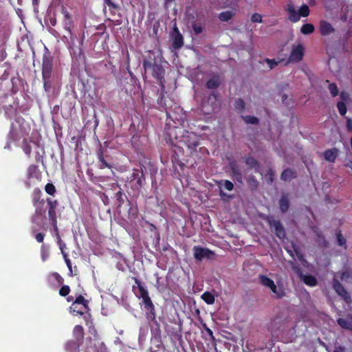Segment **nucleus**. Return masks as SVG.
<instances>
[{
    "mask_svg": "<svg viewBox=\"0 0 352 352\" xmlns=\"http://www.w3.org/2000/svg\"><path fill=\"white\" fill-rule=\"evenodd\" d=\"M168 135L170 141L174 145L173 153L171 156L172 162L177 164L180 167L184 166V164L180 161V155L184 154V149L181 146H177V143L183 144L186 147L188 155L191 157H198V151H206L204 147H200V137L192 131H188L180 127L175 126L170 129Z\"/></svg>",
    "mask_w": 352,
    "mask_h": 352,
    "instance_id": "nucleus-1",
    "label": "nucleus"
},
{
    "mask_svg": "<svg viewBox=\"0 0 352 352\" xmlns=\"http://www.w3.org/2000/svg\"><path fill=\"white\" fill-rule=\"evenodd\" d=\"M148 70L151 71V74L153 77L158 81L160 86L161 87L162 93L160 94V98L158 99V103L162 105H164L167 116L173 121L174 119H177V117H175V116L172 114L171 109H169L167 107L163 94L165 90L166 82L164 78L165 69L162 66V63L157 62V63L153 65L151 67H149Z\"/></svg>",
    "mask_w": 352,
    "mask_h": 352,
    "instance_id": "nucleus-2",
    "label": "nucleus"
},
{
    "mask_svg": "<svg viewBox=\"0 0 352 352\" xmlns=\"http://www.w3.org/2000/svg\"><path fill=\"white\" fill-rule=\"evenodd\" d=\"M340 280L344 283H352V270H346L342 272H337L332 280V287L346 302L351 301V295L340 283Z\"/></svg>",
    "mask_w": 352,
    "mask_h": 352,
    "instance_id": "nucleus-3",
    "label": "nucleus"
},
{
    "mask_svg": "<svg viewBox=\"0 0 352 352\" xmlns=\"http://www.w3.org/2000/svg\"><path fill=\"white\" fill-rule=\"evenodd\" d=\"M69 313L74 316L84 315V320L86 325H92L91 316L89 313V300L85 299L81 294L78 295L69 307Z\"/></svg>",
    "mask_w": 352,
    "mask_h": 352,
    "instance_id": "nucleus-4",
    "label": "nucleus"
},
{
    "mask_svg": "<svg viewBox=\"0 0 352 352\" xmlns=\"http://www.w3.org/2000/svg\"><path fill=\"white\" fill-rule=\"evenodd\" d=\"M132 279L137 285V288L139 291V294H136V296L142 299V303L144 304L145 309L147 311V318L154 322H157L155 305L149 296L148 290L144 287L141 281L138 278L132 277Z\"/></svg>",
    "mask_w": 352,
    "mask_h": 352,
    "instance_id": "nucleus-5",
    "label": "nucleus"
},
{
    "mask_svg": "<svg viewBox=\"0 0 352 352\" xmlns=\"http://www.w3.org/2000/svg\"><path fill=\"white\" fill-rule=\"evenodd\" d=\"M72 335L74 338L66 342L65 350L66 352H80V346L85 336L83 327L80 324L76 325L73 329Z\"/></svg>",
    "mask_w": 352,
    "mask_h": 352,
    "instance_id": "nucleus-6",
    "label": "nucleus"
},
{
    "mask_svg": "<svg viewBox=\"0 0 352 352\" xmlns=\"http://www.w3.org/2000/svg\"><path fill=\"white\" fill-rule=\"evenodd\" d=\"M47 203V215L50 224L53 227L55 232H58V226H57V218H58V211L57 208L58 206V201L56 199H53L50 197H47L46 199Z\"/></svg>",
    "mask_w": 352,
    "mask_h": 352,
    "instance_id": "nucleus-7",
    "label": "nucleus"
},
{
    "mask_svg": "<svg viewBox=\"0 0 352 352\" xmlns=\"http://www.w3.org/2000/svg\"><path fill=\"white\" fill-rule=\"evenodd\" d=\"M61 12L63 15L62 20L63 28L68 32L70 38V45H74L75 39L77 38V36L74 34L72 32V28H74V21L72 20V15L65 7L62 8Z\"/></svg>",
    "mask_w": 352,
    "mask_h": 352,
    "instance_id": "nucleus-8",
    "label": "nucleus"
},
{
    "mask_svg": "<svg viewBox=\"0 0 352 352\" xmlns=\"http://www.w3.org/2000/svg\"><path fill=\"white\" fill-rule=\"evenodd\" d=\"M107 348L104 344L96 338L88 337L83 352H106Z\"/></svg>",
    "mask_w": 352,
    "mask_h": 352,
    "instance_id": "nucleus-9",
    "label": "nucleus"
},
{
    "mask_svg": "<svg viewBox=\"0 0 352 352\" xmlns=\"http://www.w3.org/2000/svg\"><path fill=\"white\" fill-rule=\"evenodd\" d=\"M194 258L197 261H202L204 258L212 259L215 253L207 248L195 245L192 248Z\"/></svg>",
    "mask_w": 352,
    "mask_h": 352,
    "instance_id": "nucleus-10",
    "label": "nucleus"
},
{
    "mask_svg": "<svg viewBox=\"0 0 352 352\" xmlns=\"http://www.w3.org/2000/svg\"><path fill=\"white\" fill-rule=\"evenodd\" d=\"M267 223L272 230L276 236L280 239H284L286 237L285 228L279 220H276L272 217L267 219Z\"/></svg>",
    "mask_w": 352,
    "mask_h": 352,
    "instance_id": "nucleus-11",
    "label": "nucleus"
},
{
    "mask_svg": "<svg viewBox=\"0 0 352 352\" xmlns=\"http://www.w3.org/2000/svg\"><path fill=\"white\" fill-rule=\"evenodd\" d=\"M52 58L50 54H44L42 60V79L52 77Z\"/></svg>",
    "mask_w": 352,
    "mask_h": 352,
    "instance_id": "nucleus-12",
    "label": "nucleus"
},
{
    "mask_svg": "<svg viewBox=\"0 0 352 352\" xmlns=\"http://www.w3.org/2000/svg\"><path fill=\"white\" fill-rule=\"evenodd\" d=\"M305 54V47L302 44L293 45L288 62L299 63L303 58Z\"/></svg>",
    "mask_w": 352,
    "mask_h": 352,
    "instance_id": "nucleus-13",
    "label": "nucleus"
},
{
    "mask_svg": "<svg viewBox=\"0 0 352 352\" xmlns=\"http://www.w3.org/2000/svg\"><path fill=\"white\" fill-rule=\"evenodd\" d=\"M46 200H44L38 204H36L33 205L35 208L34 214L31 217V221L33 224H36L38 226H41V223L39 221V219L44 216L46 212V209L44 208L45 203Z\"/></svg>",
    "mask_w": 352,
    "mask_h": 352,
    "instance_id": "nucleus-14",
    "label": "nucleus"
},
{
    "mask_svg": "<svg viewBox=\"0 0 352 352\" xmlns=\"http://www.w3.org/2000/svg\"><path fill=\"white\" fill-rule=\"evenodd\" d=\"M172 37V47L175 50L180 49L184 45V38L182 34L180 33L178 28L177 27L176 24L174 25L173 28Z\"/></svg>",
    "mask_w": 352,
    "mask_h": 352,
    "instance_id": "nucleus-15",
    "label": "nucleus"
},
{
    "mask_svg": "<svg viewBox=\"0 0 352 352\" xmlns=\"http://www.w3.org/2000/svg\"><path fill=\"white\" fill-rule=\"evenodd\" d=\"M157 63L155 53L152 50H148L145 56L142 65L145 71L148 70L153 65Z\"/></svg>",
    "mask_w": 352,
    "mask_h": 352,
    "instance_id": "nucleus-16",
    "label": "nucleus"
},
{
    "mask_svg": "<svg viewBox=\"0 0 352 352\" xmlns=\"http://www.w3.org/2000/svg\"><path fill=\"white\" fill-rule=\"evenodd\" d=\"M278 206L282 213H285L288 211L290 206V200L288 193H282L278 201Z\"/></svg>",
    "mask_w": 352,
    "mask_h": 352,
    "instance_id": "nucleus-17",
    "label": "nucleus"
},
{
    "mask_svg": "<svg viewBox=\"0 0 352 352\" xmlns=\"http://www.w3.org/2000/svg\"><path fill=\"white\" fill-rule=\"evenodd\" d=\"M339 154V150L337 148L327 149L322 153L324 159L329 162H335Z\"/></svg>",
    "mask_w": 352,
    "mask_h": 352,
    "instance_id": "nucleus-18",
    "label": "nucleus"
},
{
    "mask_svg": "<svg viewBox=\"0 0 352 352\" xmlns=\"http://www.w3.org/2000/svg\"><path fill=\"white\" fill-rule=\"evenodd\" d=\"M97 157L98 160V167L100 169L105 168H112V165L107 162L103 154V149L100 147L97 151Z\"/></svg>",
    "mask_w": 352,
    "mask_h": 352,
    "instance_id": "nucleus-19",
    "label": "nucleus"
},
{
    "mask_svg": "<svg viewBox=\"0 0 352 352\" xmlns=\"http://www.w3.org/2000/svg\"><path fill=\"white\" fill-rule=\"evenodd\" d=\"M221 78L219 74H214L206 83V87L208 89L218 88L221 84Z\"/></svg>",
    "mask_w": 352,
    "mask_h": 352,
    "instance_id": "nucleus-20",
    "label": "nucleus"
},
{
    "mask_svg": "<svg viewBox=\"0 0 352 352\" xmlns=\"http://www.w3.org/2000/svg\"><path fill=\"white\" fill-rule=\"evenodd\" d=\"M319 28L322 36H327L335 32V29L331 24L326 21H320Z\"/></svg>",
    "mask_w": 352,
    "mask_h": 352,
    "instance_id": "nucleus-21",
    "label": "nucleus"
},
{
    "mask_svg": "<svg viewBox=\"0 0 352 352\" xmlns=\"http://www.w3.org/2000/svg\"><path fill=\"white\" fill-rule=\"evenodd\" d=\"M297 177V173L296 170L292 168H286L283 170L280 175L281 180L284 182H289Z\"/></svg>",
    "mask_w": 352,
    "mask_h": 352,
    "instance_id": "nucleus-22",
    "label": "nucleus"
},
{
    "mask_svg": "<svg viewBox=\"0 0 352 352\" xmlns=\"http://www.w3.org/2000/svg\"><path fill=\"white\" fill-rule=\"evenodd\" d=\"M286 10L289 13L288 19L289 21H291L293 23H296L300 20L299 13L296 12L293 4H288Z\"/></svg>",
    "mask_w": 352,
    "mask_h": 352,
    "instance_id": "nucleus-23",
    "label": "nucleus"
},
{
    "mask_svg": "<svg viewBox=\"0 0 352 352\" xmlns=\"http://www.w3.org/2000/svg\"><path fill=\"white\" fill-rule=\"evenodd\" d=\"M229 166L233 175L236 178L238 181H241L242 174L236 161L230 160L229 162Z\"/></svg>",
    "mask_w": 352,
    "mask_h": 352,
    "instance_id": "nucleus-24",
    "label": "nucleus"
},
{
    "mask_svg": "<svg viewBox=\"0 0 352 352\" xmlns=\"http://www.w3.org/2000/svg\"><path fill=\"white\" fill-rule=\"evenodd\" d=\"M42 196H43V192L41 190V189L38 188H35L33 190V191L32 192V195H31L32 205H35L36 204H38V203L41 204V202L42 203V201L45 200L42 197Z\"/></svg>",
    "mask_w": 352,
    "mask_h": 352,
    "instance_id": "nucleus-25",
    "label": "nucleus"
},
{
    "mask_svg": "<svg viewBox=\"0 0 352 352\" xmlns=\"http://www.w3.org/2000/svg\"><path fill=\"white\" fill-rule=\"evenodd\" d=\"M28 178H36L41 177V173L36 165L32 164L28 168Z\"/></svg>",
    "mask_w": 352,
    "mask_h": 352,
    "instance_id": "nucleus-26",
    "label": "nucleus"
},
{
    "mask_svg": "<svg viewBox=\"0 0 352 352\" xmlns=\"http://www.w3.org/2000/svg\"><path fill=\"white\" fill-rule=\"evenodd\" d=\"M245 162L249 168H254L256 172H258L259 163L255 158L252 156H248L245 157Z\"/></svg>",
    "mask_w": 352,
    "mask_h": 352,
    "instance_id": "nucleus-27",
    "label": "nucleus"
},
{
    "mask_svg": "<svg viewBox=\"0 0 352 352\" xmlns=\"http://www.w3.org/2000/svg\"><path fill=\"white\" fill-rule=\"evenodd\" d=\"M271 291L275 294L276 298H282L285 296V292L282 287H277L275 283L269 287Z\"/></svg>",
    "mask_w": 352,
    "mask_h": 352,
    "instance_id": "nucleus-28",
    "label": "nucleus"
},
{
    "mask_svg": "<svg viewBox=\"0 0 352 352\" xmlns=\"http://www.w3.org/2000/svg\"><path fill=\"white\" fill-rule=\"evenodd\" d=\"M271 291L275 294L276 298H282L285 296V292L282 287H277L275 283L269 287Z\"/></svg>",
    "mask_w": 352,
    "mask_h": 352,
    "instance_id": "nucleus-29",
    "label": "nucleus"
},
{
    "mask_svg": "<svg viewBox=\"0 0 352 352\" xmlns=\"http://www.w3.org/2000/svg\"><path fill=\"white\" fill-rule=\"evenodd\" d=\"M31 142V140L24 138L21 144V148L28 157H30L32 153V146L30 145Z\"/></svg>",
    "mask_w": 352,
    "mask_h": 352,
    "instance_id": "nucleus-30",
    "label": "nucleus"
},
{
    "mask_svg": "<svg viewBox=\"0 0 352 352\" xmlns=\"http://www.w3.org/2000/svg\"><path fill=\"white\" fill-rule=\"evenodd\" d=\"M234 14L235 13L232 11H223L219 14V19L221 21L226 22L232 19Z\"/></svg>",
    "mask_w": 352,
    "mask_h": 352,
    "instance_id": "nucleus-31",
    "label": "nucleus"
},
{
    "mask_svg": "<svg viewBox=\"0 0 352 352\" xmlns=\"http://www.w3.org/2000/svg\"><path fill=\"white\" fill-rule=\"evenodd\" d=\"M302 280L307 285L314 287L318 283L317 279L312 275H305Z\"/></svg>",
    "mask_w": 352,
    "mask_h": 352,
    "instance_id": "nucleus-32",
    "label": "nucleus"
},
{
    "mask_svg": "<svg viewBox=\"0 0 352 352\" xmlns=\"http://www.w3.org/2000/svg\"><path fill=\"white\" fill-rule=\"evenodd\" d=\"M104 3L109 6L111 14L115 16L119 10V6L115 4L111 0H104Z\"/></svg>",
    "mask_w": 352,
    "mask_h": 352,
    "instance_id": "nucleus-33",
    "label": "nucleus"
},
{
    "mask_svg": "<svg viewBox=\"0 0 352 352\" xmlns=\"http://www.w3.org/2000/svg\"><path fill=\"white\" fill-rule=\"evenodd\" d=\"M259 281L260 283L265 287H271L274 283V280L269 278L268 276L265 275H260L259 277Z\"/></svg>",
    "mask_w": 352,
    "mask_h": 352,
    "instance_id": "nucleus-34",
    "label": "nucleus"
},
{
    "mask_svg": "<svg viewBox=\"0 0 352 352\" xmlns=\"http://www.w3.org/2000/svg\"><path fill=\"white\" fill-rule=\"evenodd\" d=\"M337 322L343 329L349 330L352 329V323L349 320L340 318L337 320Z\"/></svg>",
    "mask_w": 352,
    "mask_h": 352,
    "instance_id": "nucleus-35",
    "label": "nucleus"
},
{
    "mask_svg": "<svg viewBox=\"0 0 352 352\" xmlns=\"http://www.w3.org/2000/svg\"><path fill=\"white\" fill-rule=\"evenodd\" d=\"M201 298L208 305H212L214 302V296L208 292H204L201 296Z\"/></svg>",
    "mask_w": 352,
    "mask_h": 352,
    "instance_id": "nucleus-36",
    "label": "nucleus"
},
{
    "mask_svg": "<svg viewBox=\"0 0 352 352\" xmlns=\"http://www.w3.org/2000/svg\"><path fill=\"white\" fill-rule=\"evenodd\" d=\"M300 31L303 34H309L314 32V26L311 23L304 24L301 28Z\"/></svg>",
    "mask_w": 352,
    "mask_h": 352,
    "instance_id": "nucleus-37",
    "label": "nucleus"
},
{
    "mask_svg": "<svg viewBox=\"0 0 352 352\" xmlns=\"http://www.w3.org/2000/svg\"><path fill=\"white\" fill-rule=\"evenodd\" d=\"M265 179L268 184L271 185L274 180L275 177V172L272 168H269L265 174Z\"/></svg>",
    "mask_w": 352,
    "mask_h": 352,
    "instance_id": "nucleus-38",
    "label": "nucleus"
},
{
    "mask_svg": "<svg viewBox=\"0 0 352 352\" xmlns=\"http://www.w3.org/2000/svg\"><path fill=\"white\" fill-rule=\"evenodd\" d=\"M316 236H317V242L318 243V244L321 246V247H327V241L324 237V236L322 234V233L321 232H318L316 233Z\"/></svg>",
    "mask_w": 352,
    "mask_h": 352,
    "instance_id": "nucleus-39",
    "label": "nucleus"
},
{
    "mask_svg": "<svg viewBox=\"0 0 352 352\" xmlns=\"http://www.w3.org/2000/svg\"><path fill=\"white\" fill-rule=\"evenodd\" d=\"M43 88L46 92H50L53 87V78L43 79Z\"/></svg>",
    "mask_w": 352,
    "mask_h": 352,
    "instance_id": "nucleus-40",
    "label": "nucleus"
},
{
    "mask_svg": "<svg viewBox=\"0 0 352 352\" xmlns=\"http://www.w3.org/2000/svg\"><path fill=\"white\" fill-rule=\"evenodd\" d=\"M234 108L238 110L239 112H243L245 109V102L244 100L241 98H237L234 102Z\"/></svg>",
    "mask_w": 352,
    "mask_h": 352,
    "instance_id": "nucleus-41",
    "label": "nucleus"
},
{
    "mask_svg": "<svg viewBox=\"0 0 352 352\" xmlns=\"http://www.w3.org/2000/svg\"><path fill=\"white\" fill-rule=\"evenodd\" d=\"M32 234H34L36 241L38 243H43L45 237V234L39 232L36 233V228L34 226L32 227Z\"/></svg>",
    "mask_w": 352,
    "mask_h": 352,
    "instance_id": "nucleus-42",
    "label": "nucleus"
},
{
    "mask_svg": "<svg viewBox=\"0 0 352 352\" xmlns=\"http://www.w3.org/2000/svg\"><path fill=\"white\" fill-rule=\"evenodd\" d=\"M41 256L43 261H45L50 256L48 248L45 245H41Z\"/></svg>",
    "mask_w": 352,
    "mask_h": 352,
    "instance_id": "nucleus-43",
    "label": "nucleus"
},
{
    "mask_svg": "<svg viewBox=\"0 0 352 352\" xmlns=\"http://www.w3.org/2000/svg\"><path fill=\"white\" fill-rule=\"evenodd\" d=\"M243 120L247 124H258V119L256 117L252 116H242Z\"/></svg>",
    "mask_w": 352,
    "mask_h": 352,
    "instance_id": "nucleus-44",
    "label": "nucleus"
},
{
    "mask_svg": "<svg viewBox=\"0 0 352 352\" xmlns=\"http://www.w3.org/2000/svg\"><path fill=\"white\" fill-rule=\"evenodd\" d=\"M337 108L341 116H344L347 112L346 106L343 101L338 102Z\"/></svg>",
    "mask_w": 352,
    "mask_h": 352,
    "instance_id": "nucleus-45",
    "label": "nucleus"
},
{
    "mask_svg": "<svg viewBox=\"0 0 352 352\" xmlns=\"http://www.w3.org/2000/svg\"><path fill=\"white\" fill-rule=\"evenodd\" d=\"M298 13L300 16L307 17L309 14V8L306 4H303L299 9Z\"/></svg>",
    "mask_w": 352,
    "mask_h": 352,
    "instance_id": "nucleus-46",
    "label": "nucleus"
},
{
    "mask_svg": "<svg viewBox=\"0 0 352 352\" xmlns=\"http://www.w3.org/2000/svg\"><path fill=\"white\" fill-rule=\"evenodd\" d=\"M45 190L50 195H54L56 192L55 186L52 183H47L45 185Z\"/></svg>",
    "mask_w": 352,
    "mask_h": 352,
    "instance_id": "nucleus-47",
    "label": "nucleus"
},
{
    "mask_svg": "<svg viewBox=\"0 0 352 352\" xmlns=\"http://www.w3.org/2000/svg\"><path fill=\"white\" fill-rule=\"evenodd\" d=\"M70 291H71L70 287L68 285H63L60 288L58 294L60 296L66 297L67 296L69 295V294L70 293Z\"/></svg>",
    "mask_w": 352,
    "mask_h": 352,
    "instance_id": "nucleus-48",
    "label": "nucleus"
},
{
    "mask_svg": "<svg viewBox=\"0 0 352 352\" xmlns=\"http://www.w3.org/2000/svg\"><path fill=\"white\" fill-rule=\"evenodd\" d=\"M336 238H337V241H338V245L340 246H344L346 245V239H344V237L343 236L342 234V232L340 230H339L337 233H336Z\"/></svg>",
    "mask_w": 352,
    "mask_h": 352,
    "instance_id": "nucleus-49",
    "label": "nucleus"
},
{
    "mask_svg": "<svg viewBox=\"0 0 352 352\" xmlns=\"http://www.w3.org/2000/svg\"><path fill=\"white\" fill-rule=\"evenodd\" d=\"M329 90L332 96L336 97L338 94V89L336 83H330L329 85Z\"/></svg>",
    "mask_w": 352,
    "mask_h": 352,
    "instance_id": "nucleus-50",
    "label": "nucleus"
},
{
    "mask_svg": "<svg viewBox=\"0 0 352 352\" xmlns=\"http://www.w3.org/2000/svg\"><path fill=\"white\" fill-rule=\"evenodd\" d=\"M63 258L65 260V262L69 269V276H73V272H72V263H71V261L70 259L68 258V256H67V254H63Z\"/></svg>",
    "mask_w": 352,
    "mask_h": 352,
    "instance_id": "nucleus-51",
    "label": "nucleus"
},
{
    "mask_svg": "<svg viewBox=\"0 0 352 352\" xmlns=\"http://www.w3.org/2000/svg\"><path fill=\"white\" fill-rule=\"evenodd\" d=\"M265 62L267 63L270 69H274L276 66L278 65V61H276L275 59H270V58H265Z\"/></svg>",
    "mask_w": 352,
    "mask_h": 352,
    "instance_id": "nucleus-52",
    "label": "nucleus"
},
{
    "mask_svg": "<svg viewBox=\"0 0 352 352\" xmlns=\"http://www.w3.org/2000/svg\"><path fill=\"white\" fill-rule=\"evenodd\" d=\"M248 183L250 186H254L256 188L258 185V182L256 180L255 176L254 175H250L249 178L248 179Z\"/></svg>",
    "mask_w": 352,
    "mask_h": 352,
    "instance_id": "nucleus-53",
    "label": "nucleus"
},
{
    "mask_svg": "<svg viewBox=\"0 0 352 352\" xmlns=\"http://www.w3.org/2000/svg\"><path fill=\"white\" fill-rule=\"evenodd\" d=\"M52 276L59 285L63 284L64 278L58 272L52 273Z\"/></svg>",
    "mask_w": 352,
    "mask_h": 352,
    "instance_id": "nucleus-54",
    "label": "nucleus"
},
{
    "mask_svg": "<svg viewBox=\"0 0 352 352\" xmlns=\"http://www.w3.org/2000/svg\"><path fill=\"white\" fill-rule=\"evenodd\" d=\"M251 21L253 23H262V16L260 14L254 13L251 16Z\"/></svg>",
    "mask_w": 352,
    "mask_h": 352,
    "instance_id": "nucleus-55",
    "label": "nucleus"
},
{
    "mask_svg": "<svg viewBox=\"0 0 352 352\" xmlns=\"http://www.w3.org/2000/svg\"><path fill=\"white\" fill-rule=\"evenodd\" d=\"M57 239H58V245H59V248H60V251H61L62 254L63 255V254H67V253L64 251V249L66 248V245H65V243H64L62 241V240H61V239H60V236H59V234H58V232H57Z\"/></svg>",
    "mask_w": 352,
    "mask_h": 352,
    "instance_id": "nucleus-56",
    "label": "nucleus"
},
{
    "mask_svg": "<svg viewBox=\"0 0 352 352\" xmlns=\"http://www.w3.org/2000/svg\"><path fill=\"white\" fill-rule=\"evenodd\" d=\"M192 30L195 34H199L203 32V28L201 25L194 23L192 25Z\"/></svg>",
    "mask_w": 352,
    "mask_h": 352,
    "instance_id": "nucleus-57",
    "label": "nucleus"
},
{
    "mask_svg": "<svg viewBox=\"0 0 352 352\" xmlns=\"http://www.w3.org/2000/svg\"><path fill=\"white\" fill-rule=\"evenodd\" d=\"M122 195H123V193L121 190H119L118 192H117L116 193V197L119 203V206H121L122 204H124V199H123Z\"/></svg>",
    "mask_w": 352,
    "mask_h": 352,
    "instance_id": "nucleus-58",
    "label": "nucleus"
},
{
    "mask_svg": "<svg viewBox=\"0 0 352 352\" xmlns=\"http://www.w3.org/2000/svg\"><path fill=\"white\" fill-rule=\"evenodd\" d=\"M224 188L226 190L231 191L234 188V184L229 180H225L224 181Z\"/></svg>",
    "mask_w": 352,
    "mask_h": 352,
    "instance_id": "nucleus-59",
    "label": "nucleus"
},
{
    "mask_svg": "<svg viewBox=\"0 0 352 352\" xmlns=\"http://www.w3.org/2000/svg\"><path fill=\"white\" fill-rule=\"evenodd\" d=\"M143 180H144V177L143 174L142 170H141V176L139 177L137 179V184L140 187H142L143 186Z\"/></svg>",
    "mask_w": 352,
    "mask_h": 352,
    "instance_id": "nucleus-60",
    "label": "nucleus"
},
{
    "mask_svg": "<svg viewBox=\"0 0 352 352\" xmlns=\"http://www.w3.org/2000/svg\"><path fill=\"white\" fill-rule=\"evenodd\" d=\"M204 329L206 331V332L208 333V334L210 336V337L212 338V339H214V337L213 336V332L208 327L206 324L204 325Z\"/></svg>",
    "mask_w": 352,
    "mask_h": 352,
    "instance_id": "nucleus-61",
    "label": "nucleus"
},
{
    "mask_svg": "<svg viewBox=\"0 0 352 352\" xmlns=\"http://www.w3.org/2000/svg\"><path fill=\"white\" fill-rule=\"evenodd\" d=\"M346 128L349 131H352V120L351 118L346 119Z\"/></svg>",
    "mask_w": 352,
    "mask_h": 352,
    "instance_id": "nucleus-62",
    "label": "nucleus"
},
{
    "mask_svg": "<svg viewBox=\"0 0 352 352\" xmlns=\"http://www.w3.org/2000/svg\"><path fill=\"white\" fill-rule=\"evenodd\" d=\"M345 350L344 346H339L336 349L333 351V352H344Z\"/></svg>",
    "mask_w": 352,
    "mask_h": 352,
    "instance_id": "nucleus-63",
    "label": "nucleus"
},
{
    "mask_svg": "<svg viewBox=\"0 0 352 352\" xmlns=\"http://www.w3.org/2000/svg\"><path fill=\"white\" fill-rule=\"evenodd\" d=\"M340 98L343 100H345L348 98V95L344 92H341Z\"/></svg>",
    "mask_w": 352,
    "mask_h": 352,
    "instance_id": "nucleus-64",
    "label": "nucleus"
}]
</instances>
